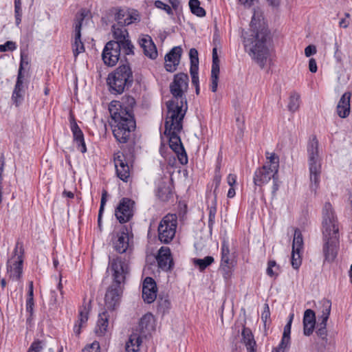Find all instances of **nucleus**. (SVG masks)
Wrapping results in <instances>:
<instances>
[{
    "instance_id": "f257e3e1",
    "label": "nucleus",
    "mask_w": 352,
    "mask_h": 352,
    "mask_svg": "<svg viewBox=\"0 0 352 352\" xmlns=\"http://www.w3.org/2000/svg\"><path fill=\"white\" fill-rule=\"evenodd\" d=\"M250 27L243 34L245 50L261 68H264L272 53L270 32L261 15L255 12Z\"/></svg>"
},
{
    "instance_id": "f03ea898",
    "label": "nucleus",
    "mask_w": 352,
    "mask_h": 352,
    "mask_svg": "<svg viewBox=\"0 0 352 352\" xmlns=\"http://www.w3.org/2000/svg\"><path fill=\"white\" fill-rule=\"evenodd\" d=\"M135 104V99L129 96L123 97L121 101L113 100L109 104L113 134L120 143H126L136 127L133 110Z\"/></svg>"
},
{
    "instance_id": "7ed1b4c3",
    "label": "nucleus",
    "mask_w": 352,
    "mask_h": 352,
    "mask_svg": "<svg viewBox=\"0 0 352 352\" xmlns=\"http://www.w3.org/2000/svg\"><path fill=\"white\" fill-rule=\"evenodd\" d=\"M129 258L126 255L109 258V266L112 272L113 281L105 294V305L107 309L113 310L120 303L126 276L129 272Z\"/></svg>"
},
{
    "instance_id": "20e7f679",
    "label": "nucleus",
    "mask_w": 352,
    "mask_h": 352,
    "mask_svg": "<svg viewBox=\"0 0 352 352\" xmlns=\"http://www.w3.org/2000/svg\"><path fill=\"white\" fill-rule=\"evenodd\" d=\"M323 254L325 261L332 262L339 249V226L332 206L326 203L322 210Z\"/></svg>"
},
{
    "instance_id": "39448f33",
    "label": "nucleus",
    "mask_w": 352,
    "mask_h": 352,
    "mask_svg": "<svg viewBox=\"0 0 352 352\" xmlns=\"http://www.w3.org/2000/svg\"><path fill=\"white\" fill-rule=\"evenodd\" d=\"M184 116L171 111L167 113L165 120L164 135L168 138L170 148L177 154L182 164L188 163V157L181 142L179 133L182 129V120Z\"/></svg>"
},
{
    "instance_id": "423d86ee",
    "label": "nucleus",
    "mask_w": 352,
    "mask_h": 352,
    "mask_svg": "<svg viewBox=\"0 0 352 352\" xmlns=\"http://www.w3.org/2000/svg\"><path fill=\"white\" fill-rule=\"evenodd\" d=\"M184 116L171 111L167 113L165 120L164 135L168 138L170 148L177 154L182 164L188 163V157L181 142L179 133L182 129V120Z\"/></svg>"
},
{
    "instance_id": "0eeeda50",
    "label": "nucleus",
    "mask_w": 352,
    "mask_h": 352,
    "mask_svg": "<svg viewBox=\"0 0 352 352\" xmlns=\"http://www.w3.org/2000/svg\"><path fill=\"white\" fill-rule=\"evenodd\" d=\"M188 76L184 73L175 75L173 82L170 85V91L173 99L167 102V113L171 111L178 113V116H185L187 110V100L185 93L188 88Z\"/></svg>"
},
{
    "instance_id": "6e6552de",
    "label": "nucleus",
    "mask_w": 352,
    "mask_h": 352,
    "mask_svg": "<svg viewBox=\"0 0 352 352\" xmlns=\"http://www.w3.org/2000/svg\"><path fill=\"white\" fill-rule=\"evenodd\" d=\"M318 147V141L316 137L314 135L309 140L307 151L310 188L314 192L319 186L322 173V160L319 155Z\"/></svg>"
},
{
    "instance_id": "1a4fd4ad",
    "label": "nucleus",
    "mask_w": 352,
    "mask_h": 352,
    "mask_svg": "<svg viewBox=\"0 0 352 352\" xmlns=\"http://www.w3.org/2000/svg\"><path fill=\"white\" fill-rule=\"evenodd\" d=\"M133 76L129 64L120 65L109 74L107 84L112 94H122L131 87Z\"/></svg>"
},
{
    "instance_id": "9d476101",
    "label": "nucleus",
    "mask_w": 352,
    "mask_h": 352,
    "mask_svg": "<svg viewBox=\"0 0 352 352\" xmlns=\"http://www.w3.org/2000/svg\"><path fill=\"white\" fill-rule=\"evenodd\" d=\"M177 226L176 214H168L160 221L158 226V239L164 243H170L174 238Z\"/></svg>"
},
{
    "instance_id": "9b49d317",
    "label": "nucleus",
    "mask_w": 352,
    "mask_h": 352,
    "mask_svg": "<svg viewBox=\"0 0 352 352\" xmlns=\"http://www.w3.org/2000/svg\"><path fill=\"white\" fill-rule=\"evenodd\" d=\"M155 330V319L151 314H146L144 315L139 322L138 329L133 331L129 336L128 341L132 337L135 335L140 340L139 347L140 346L143 337H146L150 335ZM139 352L140 349L139 348Z\"/></svg>"
},
{
    "instance_id": "f8f14e48",
    "label": "nucleus",
    "mask_w": 352,
    "mask_h": 352,
    "mask_svg": "<svg viewBox=\"0 0 352 352\" xmlns=\"http://www.w3.org/2000/svg\"><path fill=\"white\" fill-rule=\"evenodd\" d=\"M87 12L85 10H82L80 13L76 16L74 23V41L72 44V50L75 58L80 53L85 51L84 44L81 41V27L83 20L87 16Z\"/></svg>"
},
{
    "instance_id": "ddd939ff",
    "label": "nucleus",
    "mask_w": 352,
    "mask_h": 352,
    "mask_svg": "<svg viewBox=\"0 0 352 352\" xmlns=\"http://www.w3.org/2000/svg\"><path fill=\"white\" fill-rule=\"evenodd\" d=\"M112 32L114 39L112 42H117L120 46L122 47V52L125 55L132 54L133 53V45L129 38L127 30L124 27H117L116 25H112Z\"/></svg>"
},
{
    "instance_id": "4468645a",
    "label": "nucleus",
    "mask_w": 352,
    "mask_h": 352,
    "mask_svg": "<svg viewBox=\"0 0 352 352\" xmlns=\"http://www.w3.org/2000/svg\"><path fill=\"white\" fill-rule=\"evenodd\" d=\"M134 204L133 201L126 197H124L120 201L116 208L115 215L120 223L128 222L132 218Z\"/></svg>"
},
{
    "instance_id": "2eb2a0df",
    "label": "nucleus",
    "mask_w": 352,
    "mask_h": 352,
    "mask_svg": "<svg viewBox=\"0 0 352 352\" xmlns=\"http://www.w3.org/2000/svg\"><path fill=\"white\" fill-rule=\"evenodd\" d=\"M122 47L117 42L109 41L104 46L102 57L104 63L108 66H114L119 60Z\"/></svg>"
},
{
    "instance_id": "dca6fc26",
    "label": "nucleus",
    "mask_w": 352,
    "mask_h": 352,
    "mask_svg": "<svg viewBox=\"0 0 352 352\" xmlns=\"http://www.w3.org/2000/svg\"><path fill=\"white\" fill-rule=\"evenodd\" d=\"M114 19L118 25L124 27L140 21L138 12L134 10L117 8L114 9Z\"/></svg>"
},
{
    "instance_id": "f3484780",
    "label": "nucleus",
    "mask_w": 352,
    "mask_h": 352,
    "mask_svg": "<svg viewBox=\"0 0 352 352\" xmlns=\"http://www.w3.org/2000/svg\"><path fill=\"white\" fill-rule=\"evenodd\" d=\"M321 304L322 307V315L320 316L321 321L317 325L316 333L320 338L327 342V322L331 313V302L329 300L324 299L321 301Z\"/></svg>"
},
{
    "instance_id": "a211bd4d",
    "label": "nucleus",
    "mask_w": 352,
    "mask_h": 352,
    "mask_svg": "<svg viewBox=\"0 0 352 352\" xmlns=\"http://www.w3.org/2000/svg\"><path fill=\"white\" fill-rule=\"evenodd\" d=\"M277 174L276 170L271 169L268 167V164H265L256 170L253 178L254 184L255 186H261L268 183L271 179L275 181Z\"/></svg>"
},
{
    "instance_id": "6ab92c4d",
    "label": "nucleus",
    "mask_w": 352,
    "mask_h": 352,
    "mask_svg": "<svg viewBox=\"0 0 352 352\" xmlns=\"http://www.w3.org/2000/svg\"><path fill=\"white\" fill-rule=\"evenodd\" d=\"M114 165L117 176L126 182L130 177V167L123 153L118 152L114 154Z\"/></svg>"
},
{
    "instance_id": "aec40b11",
    "label": "nucleus",
    "mask_w": 352,
    "mask_h": 352,
    "mask_svg": "<svg viewBox=\"0 0 352 352\" xmlns=\"http://www.w3.org/2000/svg\"><path fill=\"white\" fill-rule=\"evenodd\" d=\"M113 248L120 254L126 252L129 247V229L126 227L122 228L113 239Z\"/></svg>"
},
{
    "instance_id": "412c9836",
    "label": "nucleus",
    "mask_w": 352,
    "mask_h": 352,
    "mask_svg": "<svg viewBox=\"0 0 352 352\" xmlns=\"http://www.w3.org/2000/svg\"><path fill=\"white\" fill-rule=\"evenodd\" d=\"M157 288L155 281L151 277H146L142 284V298L146 303H151L157 298Z\"/></svg>"
},
{
    "instance_id": "4be33fe9",
    "label": "nucleus",
    "mask_w": 352,
    "mask_h": 352,
    "mask_svg": "<svg viewBox=\"0 0 352 352\" xmlns=\"http://www.w3.org/2000/svg\"><path fill=\"white\" fill-rule=\"evenodd\" d=\"M69 122L74 141L76 143L78 148L80 152L85 153L87 151V147L84 140V135L76 123L74 116L72 114L70 115Z\"/></svg>"
},
{
    "instance_id": "5701e85b",
    "label": "nucleus",
    "mask_w": 352,
    "mask_h": 352,
    "mask_svg": "<svg viewBox=\"0 0 352 352\" xmlns=\"http://www.w3.org/2000/svg\"><path fill=\"white\" fill-rule=\"evenodd\" d=\"M182 49L179 46L174 47L165 56V68L168 72H173L179 63Z\"/></svg>"
},
{
    "instance_id": "b1692460",
    "label": "nucleus",
    "mask_w": 352,
    "mask_h": 352,
    "mask_svg": "<svg viewBox=\"0 0 352 352\" xmlns=\"http://www.w3.org/2000/svg\"><path fill=\"white\" fill-rule=\"evenodd\" d=\"M156 258L159 267L164 271H168L170 270L173 265L170 250L167 247H162L159 250Z\"/></svg>"
},
{
    "instance_id": "393cba45",
    "label": "nucleus",
    "mask_w": 352,
    "mask_h": 352,
    "mask_svg": "<svg viewBox=\"0 0 352 352\" xmlns=\"http://www.w3.org/2000/svg\"><path fill=\"white\" fill-rule=\"evenodd\" d=\"M219 59L218 58L217 48L212 50V64L211 69V84L210 89L212 92H216L218 87L219 76L220 73Z\"/></svg>"
},
{
    "instance_id": "a878e982",
    "label": "nucleus",
    "mask_w": 352,
    "mask_h": 352,
    "mask_svg": "<svg viewBox=\"0 0 352 352\" xmlns=\"http://www.w3.org/2000/svg\"><path fill=\"white\" fill-rule=\"evenodd\" d=\"M139 43L145 56L151 59H155L157 58V48L151 36L144 35L140 38Z\"/></svg>"
},
{
    "instance_id": "bb28decb",
    "label": "nucleus",
    "mask_w": 352,
    "mask_h": 352,
    "mask_svg": "<svg viewBox=\"0 0 352 352\" xmlns=\"http://www.w3.org/2000/svg\"><path fill=\"white\" fill-rule=\"evenodd\" d=\"M351 96L350 92H345L338 102L336 108L337 113L342 118H345L349 115Z\"/></svg>"
},
{
    "instance_id": "cd10ccee",
    "label": "nucleus",
    "mask_w": 352,
    "mask_h": 352,
    "mask_svg": "<svg viewBox=\"0 0 352 352\" xmlns=\"http://www.w3.org/2000/svg\"><path fill=\"white\" fill-rule=\"evenodd\" d=\"M316 325L315 312L311 309H307L303 316V333L305 336H310Z\"/></svg>"
},
{
    "instance_id": "c85d7f7f",
    "label": "nucleus",
    "mask_w": 352,
    "mask_h": 352,
    "mask_svg": "<svg viewBox=\"0 0 352 352\" xmlns=\"http://www.w3.org/2000/svg\"><path fill=\"white\" fill-rule=\"evenodd\" d=\"M109 314L107 311H103L99 314V318L95 329L96 333L102 336L105 334L109 325Z\"/></svg>"
},
{
    "instance_id": "c756f323",
    "label": "nucleus",
    "mask_w": 352,
    "mask_h": 352,
    "mask_svg": "<svg viewBox=\"0 0 352 352\" xmlns=\"http://www.w3.org/2000/svg\"><path fill=\"white\" fill-rule=\"evenodd\" d=\"M89 307L87 305H83L80 308L79 316L77 323L74 327V331L76 335L78 336L80 333V328L85 324L88 320V315Z\"/></svg>"
},
{
    "instance_id": "7c9ffc66",
    "label": "nucleus",
    "mask_w": 352,
    "mask_h": 352,
    "mask_svg": "<svg viewBox=\"0 0 352 352\" xmlns=\"http://www.w3.org/2000/svg\"><path fill=\"white\" fill-rule=\"evenodd\" d=\"M10 276L12 279L19 280L23 272V259L21 255H18L17 259L14 262L12 265L10 266L8 270Z\"/></svg>"
},
{
    "instance_id": "2f4dec72",
    "label": "nucleus",
    "mask_w": 352,
    "mask_h": 352,
    "mask_svg": "<svg viewBox=\"0 0 352 352\" xmlns=\"http://www.w3.org/2000/svg\"><path fill=\"white\" fill-rule=\"evenodd\" d=\"M243 343L245 345L247 351L255 350L256 341L252 331L249 328L244 327L241 333Z\"/></svg>"
},
{
    "instance_id": "473e14b6",
    "label": "nucleus",
    "mask_w": 352,
    "mask_h": 352,
    "mask_svg": "<svg viewBox=\"0 0 352 352\" xmlns=\"http://www.w3.org/2000/svg\"><path fill=\"white\" fill-rule=\"evenodd\" d=\"M220 264H234L233 256L230 253L228 243L226 240H223L221 243Z\"/></svg>"
},
{
    "instance_id": "72a5a7b5",
    "label": "nucleus",
    "mask_w": 352,
    "mask_h": 352,
    "mask_svg": "<svg viewBox=\"0 0 352 352\" xmlns=\"http://www.w3.org/2000/svg\"><path fill=\"white\" fill-rule=\"evenodd\" d=\"M157 196L162 201H166L172 196V191L168 186L163 183L158 186Z\"/></svg>"
},
{
    "instance_id": "f704fd0d",
    "label": "nucleus",
    "mask_w": 352,
    "mask_h": 352,
    "mask_svg": "<svg viewBox=\"0 0 352 352\" xmlns=\"http://www.w3.org/2000/svg\"><path fill=\"white\" fill-rule=\"evenodd\" d=\"M303 248L302 235L299 229L294 230V240L292 244V250L301 251Z\"/></svg>"
},
{
    "instance_id": "c9c22d12",
    "label": "nucleus",
    "mask_w": 352,
    "mask_h": 352,
    "mask_svg": "<svg viewBox=\"0 0 352 352\" xmlns=\"http://www.w3.org/2000/svg\"><path fill=\"white\" fill-rule=\"evenodd\" d=\"M189 7L192 13L196 16L202 17L206 15V11L200 6V2L199 0H190Z\"/></svg>"
},
{
    "instance_id": "e433bc0d",
    "label": "nucleus",
    "mask_w": 352,
    "mask_h": 352,
    "mask_svg": "<svg viewBox=\"0 0 352 352\" xmlns=\"http://www.w3.org/2000/svg\"><path fill=\"white\" fill-rule=\"evenodd\" d=\"M214 262V258L211 256H207L204 258H195L193 263L195 265L198 266L200 271L204 270L207 267L210 265Z\"/></svg>"
},
{
    "instance_id": "4c0bfd02",
    "label": "nucleus",
    "mask_w": 352,
    "mask_h": 352,
    "mask_svg": "<svg viewBox=\"0 0 352 352\" xmlns=\"http://www.w3.org/2000/svg\"><path fill=\"white\" fill-rule=\"evenodd\" d=\"M234 264H220L219 270L226 281H228L232 275Z\"/></svg>"
},
{
    "instance_id": "58836bf2",
    "label": "nucleus",
    "mask_w": 352,
    "mask_h": 352,
    "mask_svg": "<svg viewBox=\"0 0 352 352\" xmlns=\"http://www.w3.org/2000/svg\"><path fill=\"white\" fill-rule=\"evenodd\" d=\"M300 106V96L294 93L290 96L289 101L288 103V109L291 112H295L296 111Z\"/></svg>"
},
{
    "instance_id": "ea45409f",
    "label": "nucleus",
    "mask_w": 352,
    "mask_h": 352,
    "mask_svg": "<svg viewBox=\"0 0 352 352\" xmlns=\"http://www.w3.org/2000/svg\"><path fill=\"white\" fill-rule=\"evenodd\" d=\"M266 157L269 160L265 164H268V167L272 170H278L279 158L275 153H266Z\"/></svg>"
},
{
    "instance_id": "a19ab883",
    "label": "nucleus",
    "mask_w": 352,
    "mask_h": 352,
    "mask_svg": "<svg viewBox=\"0 0 352 352\" xmlns=\"http://www.w3.org/2000/svg\"><path fill=\"white\" fill-rule=\"evenodd\" d=\"M189 56L190 60V69H199V58L197 50L195 48H191L189 52Z\"/></svg>"
},
{
    "instance_id": "79ce46f5",
    "label": "nucleus",
    "mask_w": 352,
    "mask_h": 352,
    "mask_svg": "<svg viewBox=\"0 0 352 352\" xmlns=\"http://www.w3.org/2000/svg\"><path fill=\"white\" fill-rule=\"evenodd\" d=\"M45 342L40 340H35L30 346L27 352H43Z\"/></svg>"
},
{
    "instance_id": "37998d69",
    "label": "nucleus",
    "mask_w": 352,
    "mask_h": 352,
    "mask_svg": "<svg viewBox=\"0 0 352 352\" xmlns=\"http://www.w3.org/2000/svg\"><path fill=\"white\" fill-rule=\"evenodd\" d=\"M300 252L301 251L292 250V265L296 270L299 268L302 263Z\"/></svg>"
},
{
    "instance_id": "c03bdc74",
    "label": "nucleus",
    "mask_w": 352,
    "mask_h": 352,
    "mask_svg": "<svg viewBox=\"0 0 352 352\" xmlns=\"http://www.w3.org/2000/svg\"><path fill=\"white\" fill-rule=\"evenodd\" d=\"M16 48V45L14 42L8 41L3 45H0V52H4L8 51H14Z\"/></svg>"
},
{
    "instance_id": "a18cd8bd",
    "label": "nucleus",
    "mask_w": 352,
    "mask_h": 352,
    "mask_svg": "<svg viewBox=\"0 0 352 352\" xmlns=\"http://www.w3.org/2000/svg\"><path fill=\"white\" fill-rule=\"evenodd\" d=\"M158 310L164 313L170 307V301L166 298H160L158 300Z\"/></svg>"
},
{
    "instance_id": "49530a36",
    "label": "nucleus",
    "mask_w": 352,
    "mask_h": 352,
    "mask_svg": "<svg viewBox=\"0 0 352 352\" xmlns=\"http://www.w3.org/2000/svg\"><path fill=\"white\" fill-rule=\"evenodd\" d=\"M273 268L278 269V267L276 265L275 261H270L267 268V274L271 277L276 276L278 275V273L275 272Z\"/></svg>"
},
{
    "instance_id": "de8ad7c7",
    "label": "nucleus",
    "mask_w": 352,
    "mask_h": 352,
    "mask_svg": "<svg viewBox=\"0 0 352 352\" xmlns=\"http://www.w3.org/2000/svg\"><path fill=\"white\" fill-rule=\"evenodd\" d=\"M82 352H100L99 342L95 341L89 345L85 346Z\"/></svg>"
},
{
    "instance_id": "09e8293b",
    "label": "nucleus",
    "mask_w": 352,
    "mask_h": 352,
    "mask_svg": "<svg viewBox=\"0 0 352 352\" xmlns=\"http://www.w3.org/2000/svg\"><path fill=\"white\" fill-rule=\"evenodd\" d=\"M22 91L14 89L12 93V99L16 106L21 102L23 100V94Z\"/></svg>"
},
{
    "instance_id": "8fccbe9b",
    "label": "nucleus",
    "mask_w": 352,
    "mask_h": 352,
    "mask_svg": "<svg viewBox=\"0 0 352 352\" xmlns=\"http://www.w3.org/2000/svg\"><path fill=\"white\" fill-rule=\"evenodd\" d=\"M270 318V311L269 305L267 304H265L263 311L261 314V320L263 322L265 326H266Z\"/></svg>"
},
{
    "instance_id": "3c124183",
    "label": "nucleus",
    "mask_w": 352,
    "mask_h": 352,
    "mask_svg": "<svg viewBox=\"0 0 352 352\" xmlns=\"http://www.w3.org/2000/svg\"><path fill=\"white\" fill-rule=\"evenodd\" d=\"M293 318H294V314H292L289 316V321L287 322V324L284 327L283 336H284L285 338H290L291 326H292V322Z\"/></svg>"
},
{
    "instance_id": "603ef678",
    "label": "nucleus",
    "mask_w": 352,
    "mask_h": 352,
    "mask_svg": "<svg viewBox=\"0 0 352 352\" xmlns=\"http://www.w3.org/2000/svg\"><path fill=\"white\" fill-rule=\"evenodd\" d=\"M198 70H199V69H190V73L191 78H192V84L194 86H197V85H199Z\"/></svg>"
},
{
    "instance_id": "864d4df0",
    "label": "nucleus",
    "mask_w": 352,
    "mask_h": 352,
    "mask_svg": "<svg viewBox=\"0 0 352 352\" xmlns=\"http://www.w3.org/2000/svg\"><path fill=\"white\" fill-rule=\"evenodd\" d=\"M289 343L290 338H285L284 336H283L280 344L276 348L282 349L283 351H285L286 349L289 346Z\"/></svg>"
},
{
    "instance_id": "5fc2aeb1",
    "label": "nucleus",
    "mask_w": 352,
    "mask_h": 352,
    "mask_svg": "<svg viewBox=\"0 0 352 352\" xmlns=\"http://www.w3.org/2000/svg\"><path fill=\"white\" fill-rule=\"evenodd\" d=\"M316 47L314 45H308L305 49V54L307 57H309L316 53Z\"/></svg>"
},
{
    "instance_id": "6e6d98bb",
    "label": "nucleus",
    "mask_w": 352,
    "mask_h": 352,
    "mask_svg": "<svg viewBox=\"0 0 352 352\" xmlns=\"http://www.w3.org/2000/svg\"><path fill=\"white\" fill-rule=\"evenodd\" d=\"M221 181V176L219 174H216L213 179V183L214 184V194L217 195V190L219 188Z\"/></svg>"
},
{
    "instance_id": "4d7b16f0",
    "label": "nucleus",
    "mask_w": 352,
    "mask_h": 352,
    "mask_svg": "<svg viewBox=\"0 0 352 352\" xmlns=\"http://www.w3.org/2000/svg\"><path fill=\"white\" fill-rule=\"evenodd\" d=\"M14 14L18 16H19V14H22L21 0H14Z\"/></svg>"
},
{
    "instance_id": "13d9d810",
    "label": "nucleus",
    "mask_w": 352,
    "mask_h": 352,
    "mask_svg": "<svg viewBox=\"0 0 352 352\" xmlns=\"http://www.w3.org/2000/svg\"><path fill=\"white\" fill-rule=\"evenodd\" d=\"M309 69L311 73H316L318 69L316 61L314 58H310L309 61Z\"/></svg>"
},
{
    "instance_id": "bf43d9fd",
    "label": "nucleus",
    "mask_w": 352,
    "mask_h": 352,
    "mask_svg": "<svg viewBox=\"0 0 352 352\" xmlns=\"http://www.w3.org/2000/svg\"><path fill=\"white\" fill-rule=\"evenodd\" d=\"M107 191L104 190L102 194L101 201H100V206L99 211H100V213H102L104 211V208L107 202Z\"/></svg>"
},
{
    "instance_id": "052dcab7",
    "label": "nucleus",
    "mask_w": 352,
    "mask_h": 352,
    "mask_svg": "<svg viewBox=\"0 0 352 352\" xmlns=\"http://www.w3.org/2000/svg\"><path fill=\"white\" fill-rule=\"evenodd\" d=\"M227 183L230 186L232 187L236 182V175L234 174H229L227 177Z\"/></svg>"
},
{
    "instance_id": "680f3d73",
    "label": "nucleus",
    "mask_w": 352,
    "mask_h": 352,
    "mask_svg": "<svg viewBox=\"0 0 352 352\" xmlns=\"http://www.w3.org/2000/svg\"><path fill=\"white\" fill-rule=\"evenodd\" d=\"M34 306V299L33 297H28L26 302V309L30 313H32L33 311Z\"/></svg>"
},
{
    "instance_id": "e2e57ef3",
    "label": "nucleus",
    "mask_w": 352,
    "mask_h": 352,
    "mask_svg": "<svg viewBox=\"0 0 352 352\" xmlns=\"http://www.w3.org/2000/svg\"><path fill=\"white\" fill-rule=\"evenodd\" d=\"M25 65H28V56L21 54L19 68H21V69H23Z\"/></svg>"
},
{
    "instance_id": "0e129e2a",
    "label": "nucleus",
    "mask_w": 352,
    "mask_h": 352,
    "mask_svg": "<svg viewBox=\"0 0 352 352\" xmlns=\"http://www.w3.org/2000/svg\"><path fill=\"white\" fill-rule=\"evenodd\" d=\"M216 214V208H210L209 211V222L212 223L215 217Z\"/></svg>"
},
{
    "instance_id": "69168bd1",
    "label": "nucleus",
    "mask_w": 352,
    "mask_h": 352,
    "mask_svg": "<svg viewBox=\"0 0 352 352\" xmlns=\"http://www.w3.org/2000/svg\"><path fill=\"white\" fill-rule=\"evenodd\" d=\"M168 1L175 10H177L180 6V3L178 0H168Z\"/></svg>"
},
{
    "instance_id": "338daca9",
    "label": "nucleus",
    "mask_w": 352,
    "mask_h": 352,
    "mask_svg": "<svg viewBox=\"0 0 352 352\" xmlns=\"http://www.w3.org/2000/svg\"><path fill=\"white\" fill-rule=\"evenodd\" d=\"M23 80H16V85L14 89L21 90L23 91Z\"/></svg>"
},
{
    "instance_id": "774afa93",
    "label": "nucleus",
    "mask_w": 352,
    "mask_h": 352,
    "mask_svg": "<svg viewBox=\"0 0 352 352\" xmlns=\"http://www.w3.org/2000/svg\"><path fill=\"white\" fill-rule=\"evenodd\" d=\"M154 5L156 8L159 9H163V7L165 6V3H164L162 1L160 0H157L154 2Z\"/></svg>"
}]
</instances>
